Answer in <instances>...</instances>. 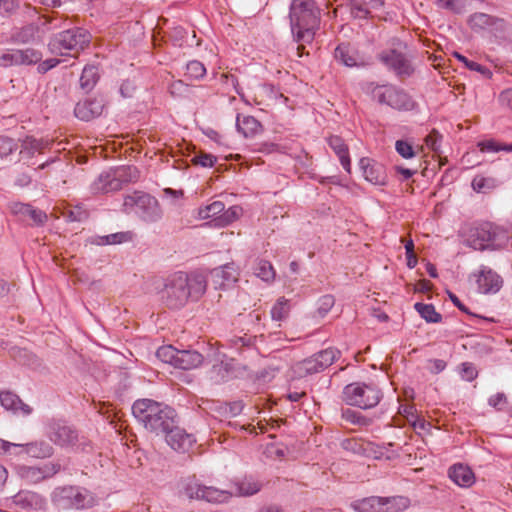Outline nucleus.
<instances>
[{
  "mask_svg": "<svg viewBox=\"0 0 512 512\" xmlns=\"http://www.w3.org/2000/svg\"><path fill=\"white\" fill-rule=\"evenodd\" d=\"M498 20L486 13H474L469 17L468 23L474 30H484L495 25Z\"/></svg>",
  "mask_w": 512,
  "mask_h": 512,
  "instance_id": "37",
  "label": "nucleus"
},
{
  "mask_svg": "<svg viewBox=\"0 0 512 512\" xmlns=\"http://www.w3.org/2000/svg\"><path fill=\"white\" fill-rule=\"evenodd\" d=\"M167 444L175 451H186L195 442V438L179 428L176 423L165 434Z\"/></svg>",
  "mask_w": 512,
  "mask_h": 512,
  "instance_id": "21",
  "label": "nucleus"
},
{
  "mask_svg": "<svg viewBox=\"0 0 512 512\" xmlns=\"http://www.w3.org/2000/svg\"><path fill=\"white\" fill-rule=\"evenodd\" d=\"M255 275L263 281L269 282L274 279L275 272L269 261L261 260L255 267Z\"/></svg>",
  "mask_w": 512,
  "mask_h": 512,
  "instance_id": "43",
  "label": "nucleus"
},
{
  "mask_svg": "<svg viewBox=\"0 0 512 512\" xmlns=\"http://www.w3.org/2000/svg\"><path fill=\"white\" fill-rule=\"evenodd\" d=\"M414 308L428 323H439L442 320L441 314L435 310L432 304L416 303Z\"/></svg>",
  "mask_w": 512,
  "mask_h": 512,
  "instance_id": "38",
  "label": "nucleus"
},
{
  "mask_svg": "<svg viewBox=\"0 0 512 512\" xmlns=\"http://www.w3.org/2000/svg\"><path fill=\"white\" fill-rule=\"evenodd\" d=\"M382 512H401L409 507L410 501L404 496L380 497Z\"/></svg>",
  "mask_w": 512,
  "mask_h": 512,
  "instance_id": "33",
  "label": "nucleus"
},
{
  "mask_svg": "<svg viewBox=\"0 0 512 512\" xmlns=\"http://www.w3.org/2000/svg\"><path fill=\"white\" fill-rule=\"evenodd\" d=\"M506 403L507 398L504 393H496L488 399V404L497 410H502Z\"/></svg>",
  "mask_w": 512,
  "mask_h": 512,
  "instance_id": "58",
  "label": "nucleus"
},
{
  "mask_svg": "<svg viewBox=\"0 0 512 512\" xmlns=\"http://www.w3.org/2000/svg\"><path fill=\"white\" fill-rule=\"evenodd\" d=\"M104 106V99L101 96L87 98L76 104L74 114L80 120L90 121L102 114Z\"/></svg>",
  "mask_w": 512,
  "mask_h": 512,
  "instance_id": "16",
  "label": "nucleus"
},
{
  "mask_svg": "<svg viewBox=\"0 0 512 512\" xmlns=\"http://www.w3.org/2000/svg\"><path fill=\"white\" fill-rule=\"evenodd\" d=\"M131 409L135 419L156 434H165L176 423L173 408L150 399L135 401Z\"/></svg>",
  "mask_w": 512,
  "mask_h": 512,
  "instance_id": "3",
  "label": "nucleus"
},
{
  "mask_svg": "<svg viewBox=\"0 0 512 512\" xmlns=\"http://www.w3.org/2000/svg\"><path fill=\"white\" fill-rule=\"evenodd\" d=\"M289 310L288 300L280 298L271 309V317L275 321H281L288 316Z\"/></svg>",
  "mask_w": 512,
  "mask_h": 512,
  "instance_id": "45",
  "label": "nucleus"
},
{
  "mask_svg": "<svg viewBox=\"0 0 512 512\" xmlns=\"http://www.w3.org/2000/svg\"><path fill=\"white\" fill-rule=\"evenodd\" d=\"M379 496H371L357 500L351 504L356 512H382Z\"/></svg>",
  "mask_w": 512,
  "mask_h": 512,
  "instance_id": "36",
  "label": "nucleus"
},
{
  "mask_svg": "<svg viewBox=\"0 0 512 512\" xmlns=\"http://www.w3.org/2000/svg\"><path fill=\"white\" fill-rule=\"evenodd\" d=\"M168 89H169V92H170L171 95H173V96H180L185 91L186 85L184 84L183 81L177 80V81H173L169 85Z\"/></svg>",
  "mask_w": 512,
  "mask_h": 512,
  "instance_id": "60",
  "label": "nucleus"
},
{
  "mask_svg": "<svg viewBox=\"0 0 512 512\" xmlns=\"http://www.w3.org/2000/svg\"><path fill=\"white\" fill-rule=\"evenodd\" d=\"M383 394L375 384H366L355 382L345 386L343 390L344 401L351 406L361 409H370L375 407L382 399Z\"/></svg>",
  "mask_w": 512,
  "mask_h": 512,
  "instance_id": "5",
  "label": "nucleus"
},
{
  "mask_svg": "<svg viewBox=\"0 0 512 512\" xmlns=\"http://www.w3.org/2000/svg\"><path fill=\"white\" fill-rule=\"evenodd\" d=\"M334 297L332 295H324L318 301V313L321 317H324L334 306Z\"/></svg>",
  "mask_w": 512,
  "mask_h": 512,
  "instance_id": "55",
  "label": "nucleus"
},
{
  "mask_svg": "<svg viewBox=\"0 0 512 512\" xmlns=\"http://www.w3.org/2000/svg\"><path fill=\"white\" fill-rule=\"evenodd\" d=\"M206 289L207 280L203 274L178 272L165 280L159 294L161 301L169 309H180L189 300H199L205 294Z\"/></svg>",
  "mask_w": 512,
  "mask_h": 512,
  "instance_id": "1",
  "label": "nucleus"
},
{
  "mask_svg": "<svg viewBox=\"0 0 512 512\" xmlns=\"http://www.w3.org/2000/svg\"><path fill=\"white\" fill-rule=\"evenodd\" d=\"M0 403L7 409L26 416L32 412V408L25 404L18 395L10 391H0Z\"/></svg>",
  "mask_w": 512,
  "mask_h": 512,
  "instance_id": "23",
  "label": "nucleus"
},
{
  "mask_svg": "<svg viewBox=\"0 0 512 512\" xmlns=\"http://www.w3.org/2000/svg\"><path fill=\"white\" fill-rule=\"evenodd\" d=\"M63 216L71 222H82L88 218V212L80 206L73 209H67L63 212Z\"/></svg>",
  "mask_w": 512,
  "mask_h": 512,
  "instance_id": "49",
  "label": "nucleus"
},
{
  "mask_svg": "<svg viewBox=\"0 0 512 512\" xmlns=\"http://www.w3.org/2000/svg\"><path fill=\"white\" fill-rule=\"evenodd\" d=\"M502 284L503 280L500 275L488 267H481L477 277V286L480 293H497L502 287Z\"/></svg>",
  "mask_w": 512,
  "mask_h": 512,
  "instance_id": "19",
  "label": "nucleus"
},
{
  "mask_svg": "<svg viewBox=\"0 0 512 512\" xmlns=\"http://www.w3.org/2000/svg\"><path fill=\"white\" fill-rule=\"evenodd\" d=\"M379 61L398 77H409L414 68L405 53L397 49H387L378 54Z\"/></svg>",
  "mask_w": 512,
  "mask_h": 512,
  "instance_id": "12",
  "label": "nucleus"
},
{
  "mask_svg": "<svg viewBox=\"0 0 512 512\" xmlns=\"http://www.w3.org/2000/svg\"><path fill=\"white\" fill-rule=\"evenodd\" d=\"M436 5L454 14H462L466 10L467 0H436Z\"/></svg>",
  "mask_w": 512,
  "mask_h": 512,
  "instance_id": "42",
  "label": "nucleus"
},
{
  "mask_svg": "<svg viewBox=\"0 0 512 512\" xmlns=\"http://www.w3.org/2000/svg\"><path fill=\"white\" fill-rule=\"evenodd\" d=\"M0 62L4 66L19 65L18 49L2 54L0 57Z\"/></svg>",
  "mask_w": 512,
  "mask_h": 512,
  "instance_id": "57",
  "label": "nucleus"
},
{
  "mask_svg": "<svg viewBox=\"0 0 512 512\" xmlns=\"http://www.w3.org/2000/svg\"><path fill=\"white\" fill-rule=\"evenodd\" d=\"M442 138V135L437 130L433 129L425 137L426 146L435 153H440Z\"/></svg>",
  "mask_w": 512,
  "mask_h": 512,
  "instance_id": "48",
  "label": "nucleus"
},
{
  "mask_svg": "<svg viewBox=\"0 0 512 512\" xmlns=\"http://www.w3.org/2000/svg\"><path fill=\"white\" fill-rule=\"evenodd\" d=\"M450 479L460 487H470L474 481V473L463 464H455L449 469Z\"/></svg>",
  "mask_w": 512,
  "mask_h": 512,
  "instance_id": "27",
  "label": "nucleus"
},
{
  "mask_svg": "<svg viewBox=\"0 0 512 512\" xmlns=\"http://www.w3.org/2000/svg\"><path fill=\"white\" fill-rule=\"evenodd\" d=\"M52 503L60 509H85L93 505V497L86 489L75 486L57 487L51 493Z\"/></svg>",
  "mask_w": 512,
  "mask_h": 512,
  "instance_id": "6",
  "label": "nucleus"
},
{
  "mask_svg": "<svg viewBox=\"0 0 512 512\" xmlns=\"http://www.w3.org/2000/svg\"><path fill=\"white\" fill-rule=\"evenodd\" d=\"M177 355L178 349L171 345L161 346L156 351V356L159 360L172 366L175 364Z\"/></svg>",
  "mask_w": 512,
  "mask_h": 512,
  "instance_id": "44",
  "label": "nucleus"
},
{
  "mask_svg": "<svg viewBox=\"0 0 512 512\" xmlns=\"http://www.w3.org/2000/svg\"><path fill=\"white\" fill-rule=\"evenodd\" d=\"M328 144L334 153L338 156L340 164L343 169L347 172H351V159L349 155V149L344 140L339 136H330L328 138Z\"/></svg>",
  "mask_w": 512,
  "mask_h": 512,
  "instance_id": "26",
  "label": "nucleus"
},
{
  "mask_svg": "<svg viewBox=\"0 0 512 512\" xmlns=\"http://www.w3.org/2000/svg\"><path fill=\"white\" fill-rule=\"evenodd\" d=\"M51 143L48 140L36 139L32 136H27L22 140L20 146V155L23 158H32L36 153H43L50 147Z\"/></svg>",
  "mask_w": 512,
  "mask_h": 512,
  "instance_id": "25",
  "label": "nucleus"
},
{
  "mask_svg": "<svg viewBox=\"0 0 512 512\" xmlns=\"http://www.w3.org/2000/svg\"><path fill=\"white\" fill-rule=\"evenodd\" d=\"M128 240L127 232H118L106 236H97L93 238L92 243L97 245H115L121 244Z\"/></svg>",
  "mask_w": 512,
  "mask_h": 512,
  "instance_id": "41",
  "label": "nucleus"
},
{
  "mask_svg": "<svg viewBox=\"0 0 512 512\" xmlns=\"http://www.w3.org/2000/svg\"><path fill=\"white\" fill-rule=\"evenodd\" d=\"M14 357L21 364H24V365L32 364L31 358H33V356L29 355L25 349L19 350L18 355H14Z\"/></svg>",
  "mask_w": 512,
  "mask_h": 512,
  "instance_id": "63",
  "label": "nucleus"
},
{
  "mask_svg": "<svg viewBox=\"0 0 512 512\" xmlns=\"http://www.w3.org/2000/svg\"><path fill=\"white\" fill-rule=\"evenodd\" d=\"M62 470L59 460L43 463L42 465H18L16 473L21 480L28 484H38L51 479Z\"/></svg>",
  "mask_w": 512,
  "mask_h": 512,
  "instance_id": "10",
  "label": "nucleus"
},
{
  "mask_svg": "<svg viewBox=\"0 0 512 512\" xmlns=\"http://www.w3.org/2000/svg\"><path fill=\"white\" fill-rule=\"evenodd\" d=\"M242 209L239 206H231L227 210H223L222 214L214 219V225L217 227H225L239 218Z\"/></svg>",
  "mask_w": 512,
  "mask_h": 512,
  "instance_id": "39",
  "label": "nucleus"
},
{
  "mask_svg": "<svg viewBox=\"0 0 512 512\" xmlns=\"http://www.w3.org/2000/svg\"><path fill=\"white\" fill-rule=\"evenodd\" d=\"M224 208L225 205L223 202L214 201L198 209V218L202 220L213 218L214 220L216 217L222 214Z\"/></svg>",
  "mask_w": 512,
  "mask_h": 512,
  "instance_id": "40",
  "label": "nucleus"
},
{
  "mask_svg": "<svg viewBox=\"0 0 512 512\" xmlns=\"http://www.w3.org/2000/svg\"><path fill=\"white\" fill-rule=\"evenodd\" d=\"M395 149L397 153L405 159H410L415 156L412 145L405 140H397L395 143Z\"/></svg>",
  "mask_w": 512,
  "mask_h": 512,
  "instance_id": "53",
  "label": "nucleus"
},
{
  "mask_svg": "<svg viewBox=\"0 0 512 512\" xmlns=\"http://www.w3.org/2000/svg\"><path fill=\"white\" fill-rule=\"evenodd\" d=\"M203 360L202 354L195 350H178L174 367L182 370L195 369L203 363Z\"/></svg>",
  "mask_w": 512,
  "mask_h": 512,
  "instance_id": "24",
  "label": "nucleus"
},
{
  "mask_svg": "<svg viewBox=\"0 0 512 512\" xmlns=\"http://www.w3.org/2000/svg\"><path fill=\"white\" fill-rule=\"evenodd\" d=\"M480 149L483 152H498L502 151V145L498 144L493 140H488L479 143Z\"/></svg>",
  "mask_w": 512,
  "mask_h": 512,
  "instance_id": "59",
  "label": "nucleus"
},
{
  "mask_svg": "<svg viewBox=\"0 0 512 512\" xmlns=\"http://www.w3.org/2000/svg\"><path fill=\"white\" fill-rule=\"evenodd\" d=\"M261 490V484L253 479H244L235 484L234 490H231L232 496H252Z\"/></svg>",
  "mask_w": 512,
  "mask_h": 512,
  "instance_id": "35",
  "label": "nucleus"
},
{
  "mask_svg": "<svg viewBox=\"0 0 512 512\" xmlns=\"http://www.w3.org/2000/svg\"><path fill=\"white\" fill-rule=\"evenodd\" d=\"M216 160L217 158L212 154L201 153L199 155L194 156L192 162L195 165H199L204 168H210L214 166Z\"/></svg>",
  "mask_w": 512,
  "mask_h": 512,
  "instance_id": "54",
  "label": "nucleus"
},
{
  "mask_svg": "<svg viewBox=\"0 0 512 512\" xmlns=\"http://www.w3.org/2000/svg\"><path fill=\"white\" fill-rule=\"evenodd\" d=\"M364 178L374 185H385L387 175L385 167L371 158L363 157L359 161Z\"/></svg>",
  "mask_w": 512,
  "mask_h": 512,
  "instance_id": "17",
  "label": "nucleus"
},
{
  "mask_svg": "<svg viewBox=\"0 0 512 512\" xmlns=\"http://www.w3.org/2000/svg\"><path fill=\"white\" fill-rule=\"evenodd\" d=\"M48 437L56 445L70 446L76 443L78 434L76 430L64 422L52 421L49 423Z\"/></svg>",
  "mask_w": 512,
  "mask_h": 512,
  "instance_id": "15",
  "label": "nucleus"
},
{
  "mask_svg": "<svg viewBox=\"0 0 512 512\" xmlns=\"http://www.w3.org/2000/svg\"><path fill=\"white\" fill-rule=\"evenodd\" d=\"M351 14L355 18L373 17L384 5V0H351Z\"/></svg>",
  "mask_w": 512,
  "mask_h": 512,
  "instance_id": "22",
  "label": "nucleus"
},
{
  "mask_svg": "<svg viewBox=\"0 0 512 512\" xmlns=\"http://www.w3.org/2000/svg\"><path fill=\"white\" fill-rule=\"evenodd\" d=\"M321 10L315 0H291L290 27L296 42H311L320 26Z\"/></svg>",
  "mask_w": 512,
  "mask_h": 512,
  "instance_id": "2",
  "label": "nucleus"
},
{
  "mask_svg": "<svg viewBox=\"0 0 512 512\" xmlns=\"http://www.w3.org/2000/svg\"><path fill=\"white\" fill-rule=\"evenodd\" d=\"M500 229L490 222H484L471 230L469 244L475 250L490 248L498 240Z\"/></svg>",
  "mask_w": 512,
  "mask_h": 512,
  "instance_id": "13",
  "label": "nucleus"
},
{
  "mask_svg": "<svg viewBox=\"0 0 512 512\" xmlns=\"http://www.w3.org/2000/svg\"><path fill=\"white\" fill-rule=\"evenodd\" d=\"M370 93L378 103L396 110L410 111L415 107L414 100L404 90L393 85H373Z\"/></svg>",
  "mask_w": 512,
  "mask_h": 512,
  "instance_id": "7",
  "label": "nucleus"
},
{
  "mask_svg": "<svg viewBox=\"0 0 512 512\" xmlns=\"http://www.w3.org/2000/svg\"><path fill=\"white\" fill-rule=\"evenodd\" d=\"M17 8L15 0H0V13H11Z\"/></svg>",
  "mask_w": 512,
  "mask_h": 512,
  "instance_id": "61",
  "label": "nucleus"
},
{
  "mask_svg": "<svg viewBox=\"0 0 512 512\" xmlns=\"http://www.w3.org/2000/svg\"><path fill=\"white\" fill-rule=\"evenodd\" d=\"M19 65H31L39 62L42 58V54L32 48L19 50Z\"/></svg>",
  "mask_w": 512,
  "mask_h": 512,
  "instance_id": "46",
  "label": "nucleus"
},
{
  "mask_svg": "<svg viewBox=\"0 0 512 512\" xmlns=\"http://www.w3.org/2000/svg\"><path fill=\"white\" fill-rule=\"evenodd\" d=\"M59 62H60V60L55 59V58L47 59L44 62L39 64L38 69L40 72L45 73L48 70L54 68L57 64H59Z\"/></svg>",
  "mask_w": 512,
  "mask_h": 512,
  "instance_id": "62",
  "label": "nucleus"
},
{
  "mask_svg": "<svg viewBox=\"0 0 512 512\" xmlns=\"http://www.w3.org/2000/svg\"><path fill=\"white\" fill-rule=\"evenodd\" d=\"M100 79L99 69L95 65H87L84 67L80 76V88L83 92L89 93L94 89Z\"/></svg>",
  "mask_w": 512,
  "mask_h": 512,
  "instance_id": "32",
  "label": "nucleus"
},
{
  "mask_svg": "<svg viewBox=\"0 0 512 512\" xmlns=\"http://www.w3.org/2000/svg\"><path fill=\"white\" fill-rule=\"evenodd\" d=\"M40 38L39 25L36 23L27 24L12 34L13 41L21 44L34 43Z\"/></svg>",
  "mask_w": 512,
  "mask_h": 512,
  "instance_id": "29",
  "label": "nucleus"
},
{
  "mask_svg": "<svg viewBox=\"0 0 512 512\" xmlns=\"http://www.w3.org/2000/svg\"><path fill=\"white\" fill-rule=\"evenodd\" d=\"M186 74L192 79H201L206 74V68L200 61L193 60L187 64Z\"/></svg>",
  "mask_w": 512,
  "mask_h": 512,
  "instance_id": "47",
  "label": "nucleus"
},
{
  "mask_svg": "<svg viewBox=\"0 0 512 512\" xmlns=\"http://www.w3.org/2000/svg\"><path fill=\"white\" fill-rule=\"evenodd\" d=\"M128 181V168L121 166L103 172L91 184L93 194H106L122 189L123 184Z\"/></svg>",
  "mask_w": 512,
  "mask_h": 512,
  "instance_id": "11",
  "label": "nucleus"
},
{
  "mask_svg": "<svg viewBox=\"0 0 512 512\" xmlns=\"http://www.w3.org/2000/svg\"><path fill=\"white\" fill-rule=\"evenodd\" d=\"M214 282L220 288L230 286L232 283L237 281V273L235 269L226 264L220 268H216L212 271Z\"/></svg>",
  "mask_w": 512,
  "mask_h": 512,
  "instance_id": "31",
  "label": "nucleus"
},
{
  "mask_svg": "<svg viewBox=\"0 0 512 512\" xmlns=\"http://www.w3.org/2000/svg\"><path fill=\"white\" fill-rule=\"evenodd\" d=\"M339 356L340 351L335 348L324 349L303 361L297 362L294 365V372L299 377L322 372L332 365Z\"/></svg>",
  "mask_w": 512,
  "mask_h": 512,
  "instance_id": "9",
  "label": "nucleus"
},
{
  "mask_svg": "<svg viewBox=\"0 0 512 512\" xmlns=\"http://www.w3.org/2000/svg\"><path fill=\"white\" fill-rule=\"evenodd\" d=\"M11 211L17 215L20 220L26 221L29 225L42 226L46 223L48 216L47 214L29 204L24 203H13L11 205Z\"/></svg>",
  "mask_w": 512,
  "mask_h": 512,
  "instance_id": "18",
  "label": "nucleus"
},
{
  "mask_svg": "<svg viewBox=\"0 0 512 512\" xmlns=\"http://www.w3.org/2000/svg\"><path fill=\"white\" fill-rule=\"evenodd\" d=\"M236 128L238 132L243 134L244 137H253L258 134L261 129V123L253 116H237L236 119Z\"/></svg>",
  "mask_w": 512,
  "mask_h": 512,
  "instance_id": "30",
  "label": "nucleus"
},
{
  "mask_svg": "<svg viewBox=\"0 0 512 512\" xmlns=\"http://www.w3.org/2000/svg\"><path fill=\"white\" fill-rule=\"evenodd\" d=\"M13 501L17 506L23 509L36 508L42 503L41 497L37 493L31 491L18 492L13 497Z\"/></svg>",
  "mask_w": 512,
  "mask_h": 512,
  "instance_id": "34",
  "label": "nucleus"
},
{
  "mask_svg": "<svg viewBox=\"0 0 512 512\" xmlns=\"http://www.w3.org/2000/svg\"><path fill=\"white\" fill-rule=\"evenodd\" d=\"M453 56L456 59H458L460 62H462L465 65V67L471 71H476L481 74H485L488 71V69L485 66H483L477 62L469 60L467 57H465L464 55H462L458 52H454Z\"/></svg>",
  "mask_w": 512,
  "mask_h": 512,
  "instance_id": "52",
  "label": "nucleus"
},
{
  "mask_svg": "<svg viewBox=\"0 0 512 512\" xmlns=\"http://www.w3.org/2000/svg\"><path fill=\"white\" fill-rule=\"evenodd\" d=\"M477 370L472 363L464 362L461 364L460 375L466 381H472L477 377Z\"/></svg>",
  "mask_w": 512,
  "mask_h": 512,
  "instance_id": "56",
  "label": "nucleus"
},
{
  "mask_svg": "<svg viewBox=\"0 0 512 512\" xmlns=\"http://www.w3.org/2000/svg\"><path fill=\"white\" fill-rule=\"evenodd\" d=\"M17 149L18 144L14 139L7 136H0V157H7Z\"/></svg>",
  "mask_w": 512,
  "mask_h": 512,
  "instance_id": "51",
  "label": "nucleus"
},
{
  "mask_svg": "<svg viewBox=\"0 0 512 512\" xmlns=\"http://www.w3.org/2000/svg\"><path fill=\"white\" fill-rule=\"evenodd\" d=\"M335 60L346 67H360L364 60L350 43H340L334 50Z\"/></svg>",
  "mask_w": 512,
  "mask_h": 512,
  "instance_id": "20",
  "label": "nucleus"
},
{
  "mask_svg": "<svg viewBox=\"0 0 512 512\" xmlns=\"http://www.w3.org/2000/svg\"><path fill=\"white\" fill-rule=\"evenodd\" d=\"M472 188L478 192H486L494 186V180L492 178H486L483 176H476L472 180Z\"/></svg>",
  "mask_w": 512,
  "mask_h": 512,
  "instance_id": "50",
  "label": "nucleus"
},
{
  "mask_svg": "<svg viewBox=\"0 0 512 512\" xmlns=\"http://www.w3.org/2000/svg\"><path fill=\"white\" fill-rule=\"evenodd\" d=\"M185 495L190 499H202L211 503L226 502L232 492L228 490H220L215 487L202 486L198 483H189L184 489Z\"/></svg>",
  "mask_w": 512,
  "mask_h": 512,
  "instance_id": "14",
  "label": "nucleus"
},
{
  "mask_svg": "<svg viewBox=\"0 0 512 512\" xmlns=\"http://www.w3.org/2000/svg\"><path fill=\"white\" fill-rule=\"evenodd\" d=\"M91 35L83 28H73L54 35L48 46L52 53L75 57L90 43Z\"/></svg>",
  "mask_w": 512,
  "mask_h": 512,
  "instance_id": "4",
  "label": "nucleus"
},
{
  "mask_svg": "<svg viewBox=\"0 0 512 512\" xmlns=\"http://www.w3.org/2000/svg\"><path fill=\"white\" fill-rule=\"evenodd\" d=\"M17 446L23 447L25 453L33 458H49L54 453V448L44 440L33 441L27 444H17Z\"/></svg>",
  "mask_w": 512,
  "mask_h": 512,
  "instance_id": "28",
  "label": "nucleus"
},
{
  "mask_svg": "<svg viewBox=\"0 0 512 512\" xmlns=\"http://www.w3.org/2000/svg\"><path fill=\"white\" fill-rule=\"evenodd\" d=\"M130 212L146 223L156 222L162 217L157 199L141 191L130 195Z\"/></svg>",
  "mask_w": 512,
  "mask_h": 512,
  "instance_id": "8",
  "label": "nucleus"
},
{
  "mask_svg": "<svg viewBox=\"0 0 512 512\" xmlns=\"http://www.w3.org/2000/svg\"><path fill=\"white\" fill-rule=\"evenodd\" d=\"M499 101L502 105L512 107V89L504 90L499 96Z\"/></svg>",
  "mask_w": 512,
  "mask_h": 512,
  "instance_id": "64",
  "label": "nucleus"
}]
</instances>
